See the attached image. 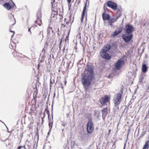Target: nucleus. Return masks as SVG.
<instances>
[{"label":"nucleus","instance_id":"f257e3e1","mask_svg":"<svg viewBox=\"0 0 149 149\" xmlns=\"http://www.w3.org/2000/svg\"><path fill=\"white\" fill-rule=\"evenodd\" d=\"M85 70V74L82 77L81 81L86 91H89L91 81L94 79L93 68L91 65H87Z\"/></svg>","mask_w":149,"mask_h":149},{"label":"nucleus","instance_id":"f03ea898","mask_svg":"<svg viewBox=\"0 0 149 149\" xmlns=\"http://www.w3.org/2000/svg\"><path fill=\"white\" fill-rule=\"evenodd\" d=\"M121 94H116L115 95L113 99V102L115 107H118L122 100Z\"/></svg>","mask_w":149,"mask_h":149},{"label":"nucleus","instance_id":"7ed1b4c3","mask_svg":"<svg viewBox=\"0 0 149 149\" xmlns=\"http://www.w3.org/2000/svg\"><path fill=\"white\" fill-rule=\"evenodd\" d=\"M36 17L37 19L35 22V23L37 24L39 26H40L42 24V20L41 19L42 17V13L40 9L37 12Z\"/></svg>","mask_w":149,"mask_h":149},{"label":"nucleus","instance_id":"20e7f679","mask_svg":"<svg viewBox=\"0 0 149 149\" xmlns=\"http://www.w3.org/2000/svg\"><path fill=\"white\" fill-rule=\"evenodd\" d=\"M87 130L88 133H91L94 130V125L91 120H89L87 125Z\"/></svg>","mask_w":149,"mask_h":149},{"label":"nucleus","instance_id":"39448f33","mask_svg":"<svg viewBox=\"0 0 149 149\" xmlns=\"http://www.w3.org/2000/svg\"><path fill=\"white\" fill-rule=\"evenodd\" d=\"M106 4L108 7L114 10H115L117 9V4L112 1H108L106 3Z\"/></svg>","mask_w":149,"mask_h":149},{"label":"nucleus","instance_id":"423d86ee","mask_svg":"<svg viewBox=\"0 0 149 149\" xmlns=\"http://www.w3.org/2000/svg\"><path fill=\"white\" fill-rule=\"evenodd\" d=\"M127 35L123 34L122 36V38L125 42L126 43L130 42L132 38V34H127Z\"/></svg>","mask_w":149,"mask_h":149},{"label":"nucleus","instance_id":"0eeeda50","mask_svg":"<svg viewBox=\"0 0 149 149\" xmlns=\"http://www.w3.org/2000/svg\"><path fill=\"white\" fill-rule=\"evenodd\" d=\"M125 32L126 34H132L134 28L132 25L130 24H127L125 26Z\"/></svg>","mask_w":149,"mask_h":149},{"label":"nucleus","instance_id":"6e6552de","mask_svg":"<svg viewBox=\"0 0 149 149\" xmlns=\"http://www.w3.org/2000/svg\"><path fill=\"white\" fill-rule=\"evenodd\" d=\"M124 61L122 58L118 59L115 63V67L116 69L119 70L122 67L123 65L124 64Z\"/></svg>","mask_w":149,"mask_h":149},{"label":"nucleus","instance_id":"1a4fd4ad","mask_svg":"<svg viewBox=\"0 0 149 149\" xmlns=\"http://www.w3.org/2000/svg\"><path fill=\"white\" fill-rule=\"evenodd\" d=\"M110 99V97L108 96H105L101 98V103L102 106L107 105V103L108 102Z\"/></svg>","mask_w":149,"mask_h":149},{"label":"nucleus","instance_id":"9d476101","mask_svg":"<svg viewBox=\"0 0 149 149\" xmlns=\"http://www.w3.org/2000/svg\"><path fill=\"white\" fill-rule=\"evenodd\" d=\"M107 52H105L102 50L101 52H100V54L103 58L107 60H109L111 58V56Z\"/></svg>","mask_w":149,"mask_h":149},{"label":"nucleus","instance_id":"9b49d317","mask_svg":"<svg viewBox=\"0 0 149 149\" xmlns=\"http://www.w3.org/2000/svg\"><path fill=\"white\" fill-rule=\"evenodd\" d=\"M102 18L104 21L108 20L110 18L111 16L109 14H106V11L104 10V12L102 14Z\"/></svg>","mask_w":149,"mask_h":149},{"label":"nucleus","instance_id":"f8f14e48","mask_svg":"<svg viewBox=\"0 0 149 149\" xmlns=\"http://www.w3.org/2000/svg\"><path fill=\"white\" fill-rule=\"evenodd\" d=\"M118 91L117 93H126L127 90L124 86H122L121 87H118Z\"/></svg>","mask_w":149,"mask_h":149},{"label":"nucleus","instance_id":"ddd939ff","mask_svg":"<svg viewBox=\"0 0 149 149\" xmlns=\"http://www.w3.org/2000/svg\"><path fill=\"white\" fill-rule=\"evenodd\" d=\"M3 5L5 8L8 10H10L12 8H14V7L11 5L9 2H6Z\"/></svg>","mask_w":149,"mask_h":149},{"label":"nucleus","instance_id":"4468645a","mask_svg":"<svg viewBox=\"0 0 149 149\" xmlns=\"http://www.w3.org/2000/svg\"><path fill=\"white\" fill-rule=\"evenodd\" d=\"M118 31L116 30L112 34H111V36L112 37H114L116 36L120 33H121L122 31V29L120 28H118Z\"/></svg>","mask_w":149,"mask_h":149},{"label":"nucleus","instance_id":"2eb2a0df","mask_svg":"<svg viewBox=\"0 0 149 149\" xmlns=\"http://www.w3.org/2000/svg\"><path fill=\"white\" fill-rule=\"evenodd\" d=\"M111 48V46L110 44H107L102 49V50L108 52Z\"/></svg>","mask_w":149,"mask_h":149},{"label":"nucleus","instance_id":"dca6fc26","mask_svg":"<svg viewBox=\"0 0 149 149\" xmlns=\"http://www.w3.org/2000/svg\"><path fill=\"white\" fill-rule=\"evenodd\" d=\"M117 19L116 17H112L110 18L108 21V23L111 26L112 25V24L116 21Z\"/></svg>","mask_w":149,"mask_h":149},{"label":"nucleus","instance_id":"f3484780","mask_svg":"<svg viewBox=\"0 0 149 149\" xmlns=\"http://www.w3.org/2000/svg\"><path fill=\"white\" fill-rule=\"evenodd\" d=\"M148 67L146 64H143L142 67V71L143 73H145L148 70Z\"/></svg>","mask_w":149,"mask_h":149},{"label":"nucleus","instance_id":"a211bd4d","mask_svg":"<svg viewBox=\"0 0 149 149\" xmlns=\"http://www.w3.org/2000/svg\"><path fill=\"white\" fill-rule=\"evenodd\" d=\"M102 117H104L106 116L107 114V108H104L102 111Z\"/></svg>","mask_w":149,"mask_h":149},{"label":"nucleus","instance_id":"6ab92c4d","mask_svg":"<svg viewBox=\"0 0 149 149\" xmlns=\"http://www.w3.org/2000/svg\"><path fill=\"white\" fill-rule=\"evenodd\" d=\"M55 78L54 77H52L51 78L50 81V86L51 87L52 85L53 84L55 83Z\"/></svg>","mask_w":149,"mask_h":149},{"label":"nucleus","instance_id":"aec40b11","mask_svg":"<svg viewBox=\"0 0 149 149\" xmlns=\"http://www.w3.org/2000/svg\"><path fill=\"white\" fill-rule=\"evenodd\" d=\"M87 2H86L85 4V6L84 7L83 11L82 12V15H85V13L86 12V7H87Z\"/></svg>","mask_w":149,"mask_h":149},{"label":"nucleus","instance_id":"412c9836","mask_svg":"<svg viewBox=\"0 0 149 149\" xmlns=\"http://www.w3.org/2000/svg\"><path fill=\"white\" fill-rule=\"evenodd\" d=\"M53 121L52 120H50L49 122V131H50L52 127L53 124Z\"/></svg>","mask_w":149,"mask_h":149},{"label":"nucleus","instance_id":"4be33fe9","mask_svg":"<svg viewBox=\"0 0 149 149\" xmlns=\"http://www.w3.org/2000/svg\"><path fill=\"white\" fill-rule=\"evenodd\" d=\"M52 13H54V14L57 16L58 15V11L56 9H54V8H52Z\"/></svg>","mask_w":149,"mask_h":149},{"label":"nucleus","instance_id":"5701e85b","mask_svg":"<svg viewBox=\"0 0 149 149\" xmlns=\"http://www.w3.org/2000/svg\"><path fill=\"white\" fill-rule=\"evenodd\" d=\"M51 31H52V32H53V31L52 28L50 27H49L47 30V34L48 35H49L50 34Z\"/></svg>","mask_w":149,"mask_h":149},{"label":"nucleus","instance_id":"b1692460","mask_svg":"<svg viewBox=\"0 0 149 149\" xmlns=\"http://www.w3.org/2000/svg\"><path fill=\"white\" fill-rule=\"evenodd\" d=\"M121 13L117 12V13L116 15V16L115 17L117 19L118 18L121 16Z\"/></svg>","mask_w":149,"mask_h":149},{"label":"nucleus","instance_id":"393cba45","mask_svg":"<svg viewBox=\"0 0 149 149\" xmlns=\"http://www.w3.org/2000/svg\"><path fill=\"white\" fill-rule=\"evenodd\" d=\"M143 76H141L139 79V81L141 82H143Z\"/></svg>","mask_w":149,"mask_h":149},{"label":"nucleus","instance_id":"a878e982","mask_svg":"<svg viewBox=\"0 0 149 149\" xmlns=\"http://www.w3.org/2000/svg\"><path fill=\"white\" fill-rule=\"evenodd\" d=\"M33 92L34 93H38V90L36 87V86L35 88H33Z\"/></svg>","mask_w":149,"mask_h":149},{"label":"nucleus","instance_id":"bb28decb","mask_svg":"<svg viewBox=\"0 0 149 149\" xmlns=\"http://www.w3.org/2000/svg\"><path fill=\"white\" fill-rule=\"evenodd\" d=\"M85 15H82H82H81V21L82 23L83 22L84 18Z\"/></svg>","mask_w":149,"mask_h":149},{"label":"nucleus","instance_id":"cd10ccee","mask_svg":"<svg viewBox=\"0 0 149 149\" xmlns=\"http://www.w3.org/2000/svg\"><path fill=\"white\" fill-rule=\"evenodd\" d=\"M56 16L54 14V13H52L51 15V17L52 18V17H55Z\"/></svg>","mask_w":149,"mask_h":149},{"label":"nucleus","instance_id":"c85d7f7f","mask_svg":"<svg viewBox=\"0 0 149 149\" xmlns=\"http://www.w3.org/2000/svg\"><path fill=\"white\" fill-rule=\"evenodd\" d=\"M10 32L13 33V35L11 36V38H12L13 36L15 33V32L14 31H12V30H10Z\"/></svg>","mask_w":149,"mask_h":149},{"label":"nucleus","instance_id":"c756f323","mask_svg":"<svg viewBox=\"0 0 149 149\" xmlns=\"http://www.w3.org/2000/svg\"><path fill=\"white\" fill-rule=\"evenodd\" d=\"M55 0H52V1L51 2V3H52V7H53V3H54L55 2Z\"/></svg>","mask_w":149,"mask_h":149},{"label":"nucleus","instance_id":"7c9ffc66","mask_svg":"<svg viewBox=\"0 0 149 149\" xmlns=\"http://www.w3.org/2000/svg\"><path fill=\"white\" fill-rule=\"evenodd\" d=\"M149 147L148 146H146L144 145L143 148L146 149H148Z\"/></svg>","mask_w":149,"mask_h":149},{"label":"nucleus","instance_id":"2f4dec72","mask_svg":"<svg viewBox=\"0 0 149 149\" xmlns=\"http://www.w3.org/2000/svg\"><path fill=\"white\" fill-rule=\"evenodd\" d=\"M69 40V37L68 36H67L66 38H65V41L66 42V41L67 40Z\"/></svg>","mask_w":149,"mask_h":149},{"label":"nucleus","instance_id":"473e14b6","mask_svg":"<svg viewBox=\"0 0 149 149\" xmlns=\"http://www.w3.org/2000/svg\"><path fill=\"white\" fill-rule=\"evenodd\" d=\"M22 148V146H20L18 147L17 149H21Z\"/></svg>","mask_w":149,"mask_h":149},{"label":"nucleus","instance_id":"72a5a7b5","mask_svg":"<svg viewBox=\"0 0 149 149\" xmlns=\"http://www.w3.org/2000/svg\"><path fill=\"white\" fill-rule=\"evenodd\" d=\"M28 31L29 32H30V34H31V28H29Z\"/></svg>","mask_w":149,"mask_h":149},{"label":"nucleus","instance_id":"f704fd0d","mask_svg":"<svg viewBox=\"0 0 149 149\" xmlns=\"http://www.w3.org/2000/svg\"><path fill=\"white\" fill-rule=\"evenodd\" d=\"M13 3V5L12 6H14V7H15V8H16V7L15 5V4L12 1Z\"/></svg>","mask_w":149,"mask_h":149},{"label":"nucleus","instance_id":"c9c22d12","mask_svg":"<svg viewBox=\"0 0 149 149\" xmlns=\"http://www.w3.org/2000/svg\"><path fill=\"white\" fill-rule=\"evenodd\" d=\"M126 146V143H125L124 144V146L123 149H125Z\"/></svg>","mask_w":149,"mask_h":149},{"label":"nucleus","instance_id":"e433bc0d","mask_svg":"<svg viewBox=\"0 0 149 149\" xmlns=\"http://www.w3.org/2000/svg\"><path fill=\"white\" fill-rule=\"evenodd\" d=\"M71 0H67V1L68 3H70L71 2Z\"/></svg>","mask_w":149,"mask_h":149},{"label":"nucleus","instance_id":"4c0bfd02","mask_svg":"<svg viewBox=\"0 0 149 149\" xmlns=\"http://www.w3.org/2000/svg\"><path fill=\"white\" fill-rule=\"evenodd\" d=\"M64 82L65 83V85L66 84V83H67V81H66V79H65V80L64 81Z\"/></svg>","mask_w":149,"mask_h":149},{"label":"nucleus","instance_id":"58836bf2","mask_svg":"<svg viewBox=\"0 0 149 149\" xmlns=\"http://www.w3.org/2000/svg\"><path fill=\"white\" fill-rule=\"evenodd\" d=\"M121 8H120V9L118 8V12H120V11H121Z\"/></svg>","mask_w":149,"mask_h":149},{"label":"nucleus","instance_id":"ea45409f","mask_svg":"<svg viewBox=\"0 0 149 149\" xmlns=\"http://www.w3.org/2000/svg\"><path fill=\"white\" fill-rule=\"evenodd\" d=\"M61 26L62 27H64L65 26V25L63 24H62V25H61Z\"/></svg>","mask_w":149,"mask_h":149},{"label":"nucleus","instance_id":"a19ab883","mask_svg":"<svg viewBox=\"0 0 149 149\" xmlns=\"http://www.w3.org/2000/svg\"><path fill=\"white\" fill-rule=\"evenodd\" d=\"M146 143L149 146V140L148 141H147V142H146Z\"/></svg>","mask_w":149,"mask_h":149},{"label":"nucleus","instance_id":"79ce46f5","mask_svg":"<svg viewBox=\"0 0 149 149\" xmlns=\"http://www.w3.org/2000/svg\"><path fill=\"white\" fill-rule=\"evenodd\" d=\"M61 43H62V41H60V42L59 43V45H60V46H61Z\"/></svg>","mask_w":149,"mask_h":149},{"label":"nucleus","instance_id":"37998d69","mask_svg":"<svg viewBox=\"0 0 149 149\" xmlns=\"http://www.w3.org/2000/svg\"><path fill=\"white\" fill-rule=\"evenodd\" d=\"M145 145L146 146H148V147H149V146H148V145L146 143Z\"/></svg>","mask_w":149,"mask_h":149},{"label":"nucleus","instance_id":"c03bdc74","mask_svg":"<svg viewBox=\"0 0 149 149\" xmlns=\"http://www.w3.org/2000/svg\"><path fill=\"white\" fill-rule=\"evenodd\" d=\"M60 84H61V88H63V87L62 86L63 85H62V84L61 83Z\"/></svg>","mask_w":149,"mask_h":149},{"label":"nucleus","instance_id":"a18cd8bd","mask_svg":"<svg viewBox=\"0 0 149 149\" xmlns=\"http://www.w3.org/2000/svg\"><path fill=\"white\" fill-rule=\"evenodd\" d=\"M147 92L149 93V89H147Z\"/></svg>","mask_w":149,"mask_h":149},{"label":"nucleus","instance_id":"49530a36","mask_svg":"<svg viewBox=\"0 0 149 149\" xmlns=\"http://www.w3.org/2000/svg\"><path fill=\"white\" fill-rule=\"evenodd\" d=\"M65 47H64L63 48V49L62 50L63 51V52H64V50H65Z\"/></svg>","mask_w":149,"mask_h":149},{"label":"nucleus","instance_id":"de8ad7c7","mask_svg":"<svg viewBox=\"0 0 149 149\" xmlns=\"http://www.w3.org/2000/svg\"><path fill=\"white\" fill-rule=\"evenodd\" d=\"M61 46H60V45H59V49L60 50L61 49Z\"/></svg>","mask_w":149,"mask_h":149},{"label":"nucleus","instance_id":"09e8293b","mask_svg":"<svg viewBox=\"0 0 149 149\" xmlns=\"http://www.w3.org/2000/svg\"><path fill=\"white\" fill-rule=\"evenodd\" d=\"M23 146V148H24V149H26V147H25V146Z\"/></svg>","mask_w":149,"mask_h":149},{"label":"nucleus","instance_id":"8fccbe9b","mask_svg":"<svg viewBox=\"0 0 149 149\" xmlns=\"http://www.w3.org/2000/svg\"><path fill=\"white\" fill-rule=\"evenodd\" d=\"M41 34V31H40L39 33V35H40Z\"/></svg>","mask_w":149,"mask_h":149},{"label":"nucleus","instance_id":"3c124183","mask_svg":"<svg viewBox=\"0 0 149 149\" xmlns=\"http://www.w3.org/2000/svg\"><path fill=\"white\" fill-rule=\"evenodd\" d=\"M68 51V49H66L65 50L66 52H67Z\"/></svg>","mask_w":149,"mask_h":149},{"label":"nucleus","instance_id":"603ef678","mask_svg":"<svg viewBox=\"0 0 149 149\" xmlns=\"http://www.w3.org/2000/svg\"><path fill=\"white\" fill-rule=\"evenodd\" d=\"M66 18H65L64 19V22H66Z\"/></svg>","mask_w":149,"mask_h":149},{"label":"nucleus","instance_id":"864d4df0","mask_svg":"<svg viewBox=\"0 0 149 149\" xmlns=\"http://www.w3.org/2000/svg\"><path fill=\"white\" fill-rule=\"evenodd\" d=\"M144 49H143L142 50V52H144Z\"/></svg>","mask_w":149,"mask_h":149},{"label":"nucleus","instance_id":"5fc2aeb1","mask_svg":"<svg viewBox=\"0 0 149 149\" xmlns=\"http://www.w3.org/2000/svg\"><path fill=\"white\" fill-rule=\"evenodd\" d=\"M39 66H40V65L39 64H38V67L39 68Z\"/></svg>","mask_w":149,"mask_h":149},{"label":"nucleus","instance_id":"6e6d98bb","mask_svg":"<svg viewBox=\"0 0 149 149\" xmlns=\"http://www.w3.org/2000/svg\"><path fill=\"white\" fill-rule=\"evenodd\" d=\"M44 58V56H42V58Z\"/></svg>","mask_w":149,"mask_h":149},{"label":"nucleus","instance_id":"4d7b16f0","mask_svg":"<svg viewBox=\"0 0 149 149\" xmlns=\"http://www.w3.org/2000/svg\"><path fill=\"white\" fill-rule=\"evenodd\" d=\"M54 97L55 96V94L54 93Z\"/></svg>","mask_w":149,"mask_h":149},{"label":"nucleus","instance_id":"13d9d810","mask_svg":"<svg viewBox=\"0 0 149 149\" xmlns=\"http://www.w3.org/2000/svg\"><path fill=\"white\" fill-rule=\"evenodd\" d=\"M57 81H56V83L55 84H57Z\"/></svg>","mask_w":149,"mask_h":149},{"label":"nucleus","instance_id":"bf43d9fd","mask_svg":"<svg viewBox=\"0 0 149 149\" xmlns=\"http://www.w3.org/2000/svg\"><path fill=\"white\" fill-rule=\"evenodd\" d=\"M68 22H66V24H68Z\"/></svg>","mask_w":149,"mask_h":149},{"label":"nucleus","instance_id":"052dcab7","mask_svg":"<svg viewBox=\"0 0 149 149\" xmlns=\"http://www.w3.org/2000/svg\"><path fill=\"white\" fill-rule=\"evenodd\" d=\"M62 38L61 39V40L60 41H62Z\"/></svg>","mask_w":149,"mask_h":149},{"label":"nucleus","instance_id":"680f3d73","mask_svg":"<svg viewBox=\"0 0 149 149\" xmlns=\"http://www.w3.org/2000/svg\"><path fill=\"white\" fill-rule=\"evenodd\" d=\"M42 121L43 122V118H42Z\"/></svg>","mask_w":149,"mask_h":149},{"label":"nucleus","instance_id":"e2e57ef3","mask_svg":"<svg viewBox=\"0 0 149 149\" xmlns=\"http://www.w3.org/2000/svg\"><path fill=\"white\" fill-rule=\"evenodd\" d=\"M42 62V60H41V61H40V62Z\"/></svg>","mask_w":149,"mask_h":149},{"label":"nucleus","instance_id":"0e129e2a","mask_svg":"<svg viewBox=\"0 0 149 149\" xmlns=\"http://www.w3.org/2000/svg\"><path fill=\"white\" fill-rule=\"evenodd\" d=\"M110 131H111L110 130H109V132H110Z\"/></svg>","mask_w":149,"mask_h":149},{"label":"nucleus","instance_id":"69168bd1","mask_svg":"<svg viewBox=\"0 0 149 149\" xmlns=\"http://www.w3.org/2000/svg\"><path fill=\"white\" fill-rule=\"evenodd\" d=\"M143 134V136L144 134Z\"/></svg>","mask_w":149,"mask_h":149},{"label":"nucleus","instance_id":"338daca9","mask_svg":"<svg viewBox=\"0 0 149 149\" xmlns=\"http://www.w3.org/2000/svg\"><path fill=\"white\" fill-rule=\"evenodd\" d=\"M49 115H48V118H49Z\"/></svg>","mask_w":149,"mask_h":149},{"label":"nucleus","instance_id":"774afa93","mask_svg":"<svg viewBox=\"0 0 149 149\" xmlns=\"http://www.w3.org/2000/svg\"><path fill=\"white\" fill-rule=\"evenodd\" d=\"M15 23H14V24H13V25H14L15 24Z\"/></svg>","mask_w":149,"mask_h":149}]
</instances>
